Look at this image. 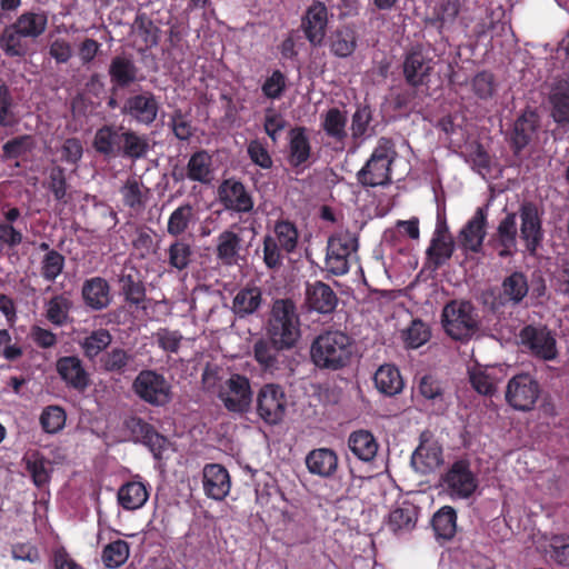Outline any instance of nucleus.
I'll list each match as a JSON object with an SVG mask.
<instances>
[{
    "label": "nucleus",
    "mask_w": 569,
    "mask_h": 569,
    "mask_svg": "<svg viewBox=\"0 0 569 569\" xmlns=\"http://www.w3.org/2000/svg\"><path fill=\"white\" fill-rule=\"evenodd\" d=\"M300 317L291 299L273 301L268 321V332L278 349H291L301 338Z\"/></svg>",
    "instance_id": "f257e3e1"
},
{
    "label": "nucleus",
    "mask_w": 569,
    "mask_h": 569,
    "mask_svg": "<svg viewBox=\"0 0 569 569\" xmlns=\"http://www.w3.org/2000/svg\"><path fill=\"white\" fill-rule=\"evenodd\" d=\"M352 356V341L341 331H327L312 342L311 359L319 368L337 370Z\"/></svg>",
    "instance_id": "f03ea898"
},
{
    "label": "nucleus",
    "mask_w": 569,
    "mask_h": 569,
    "mask_svg": "<svg viewBox=\"0 0 569 569\" xmlns=\"http://www.w3.org/2000/svg\"><path fill=\"white\" fill-rule=\"evenodd\" d=\"M397 157L395 143L380 138L370 158L358 172V181L365 187L387 186L391 182V164Z\"/></svg>",
    "instance_id": "7ed1b4c3"
},
{
    "label": "nucleus",
    "mask_w": 569,
    "mask_h": 569,
    "mask_svg": "<svg viewBox=\"0 0 569 569\" xmlns=\"http://www.w3.org/2000/svg\"><path fill=\"white\" fill-rule=\"evenodd\" d=\"M441 322L452 339L470 338L478 329V313L468 301L452 300L443 307Z\"/></svg>",
    "instance_id": "20e7f679"
},
{
    "label": "nucleus",
    "mask_w": 569,
    "mask_h": 569,
    "mask_svg": "<svg viewBox=\"0 0 569 569\" xmlns=\"http://www.w3.org/2000/svg\"><path fill=\"white\" fill-rule=\"evenodd\" d=\"M358 249V238L349 231H340L329 237L325 268L335 276L346 274Z\"/></svg>",
    "instance_id": "39448f33"
},
{
    "label": "nucleus",
    "mask_w": 569,
    "mask_h": 569,
    "mask_svg": "<svg viewBox=\"0 0 569 569\" xmlns=\"http://www.w3.org/2000/svg\"><path fill=\"white\" fill-rule=\"evenodd\" d=\"M132 389L141 400L151 406H166L172 399L171 383L152 369L140 371L133 380Z\"/></svg>",
    "instance_id": "423d86ee"
},
{
    "label": "nucleus",
    "mask_w": 569,
    "mask_h": 569,
    "mask_svg": "<svg viewBox=\"0 0 569 569\" xmlns=\"http://www.w3.org/2000/svg\"><path fill=\"white\" fill-rule=\"evenodd\" d=\"M440 486L452 500H465L476 492L478 478L468 461L458 460L442 475Z\"/></svg>",
    "instance_id": "0eeeda50"
},
{
    "label": "nucleus",
    "mask_w": 569,
    "mask_h": 569,
    "mask_svg": "<svg viewBox=\"0 0 569 569\" xmlns=\"http://www.w3.org/2000/svg\"><path fill=\"white\" fill-rule=\"evenodd\" d=\"M287 397L279 385L267 383L257 393L256 411L258 417L267 425L280 423L287 411Z\"/></svg>",
    "instance_id": "6e6552de"
},
{
    "label": "nucleus",
    "mask_w": 569,
    "mask_h": 569,
    "mask_svg": "<svg viewBox=\"0 0 569 569\" xmlns=\"http://www.w3.org/2000/svg\"><path fill=\"white\" fill-rule=\"evenodd\" d=\"M540 393L538 382L528 373L511 378L506 389V400L516 410L533 409Z\"/></svg>",
    "instance_id": "1a4fd4ad"
},
{
    "label": "nucleus",
    "mask_w": 569,
    "mask_h": 569,
    "mask_svg": "<svg viewBox=\"0 0 569 569\" xmlns=\"http://www.w3.org/2000/svg\"><path fill=\"white\" fill-rule=\"evenodd\" d=\"M218 397L229 411L247 412L252 401L249 379L244 376L231 375L221 386Z\"/></svg>",
    "instance_id": "9d476101"
},
{
    "label": "nucleus",
    "mask_w": 569,
    "mask_h": 569,
    "mask_svg": "<svg viewBox=\"0 0 569 569\" xmlns=\"http://www.w3.org/2000/svg\"><path fill=\"white\" fill-rule=\"evenodd\" d=\"M520 218V238L526 250L535 254L543 239L542 212L532 202H523L518 211Z\"/></svg>",
    "instance_id": "9b49d317"
},
{
    "label": "nucleus",
    "mask_w": 569,
    "mask_h": 569,
    "mask_svg": "<svg viewBox=\"0 0 569 569\" xmlns=\"http://www.w3.org/2000/svg\"><path fill=\"white\" fill-rule=\"evenodd\" d=\"M433 13L441 27L452 26L459 19L460 23L468 28L479 16L470 0H439Z\"/></svg>",
    "instance_id": "f8f14e48"
},
{
    "label": "nucleus",
    "mask_w": 569,
    "mask_h": 569,
    "mask_svg": "<svg viewBox=\"0 0 569 569\" xmlns=\"http://www.w3.org/2000/svg\"><path fill=\"white\" fill-rule=\"evenodd\" d=\"M218 199L226 210L237 213H249L254 204L244 184L234 178L226 179L220 183Z\"/></svg>",
    "instance_id": "ddd939ff"
},
{
    "label": "nucleus",
    "mask_w": 569,
    "mask_h": 569,
    "mask_svg": "<svg viewBox=\"0 0 569 569\" xmlns=\"http://www.w3.org/2000/svg\"><path fill=\"white\" fill-rule=\"evenodd\" d=\"M487 209L477 208L473 216L467 221L458 233L459 248L465 251L479 252L487 234Z\"/></svg>",
    "instance_id": "4468645a"
},
{
    "label": "nucleus",
    "mask_w": 569,
    "mask_h": 569,
    "mask_svg": "<svg viewBox=\"0 0 569 569\" xmlns=\"http://www.w3.org/2000/svg\"><path fill=\"white\" fill-rule=\"evenodd\" d=\"M443 462L442 448L430 433L423 432L420 437V445L411 456V465L416 471L426 475Z\"/></svg>",
    "instance_id": "2eb2a0df"
},
{
    "label": "nucleus",
    "mask_w": 569,
    "mask_h": 569,
    "mask_svg": "<svg viewBox=\"0 0 569 569\" xmlns=\"http://www.w3.org/2000/svg\"><path fill=\"white\" fill-rule=\"evenodd\" d=\"M520 338L535 356L543 360L557 357L556 339L547 328L527 326L521 330Z\"/></svg>",
    "instance_id": "dca6fc26"
},
{
    "label": "nucleus",
    "mask_w": 569,
    "mask_h": 569,
    "mask_svg": "<svg viewBox=\"0 0 569 569\" xmlns=\"http://www.w3.org/2000/svg\"><path fill=\"white\" fill-rule=\"evenodd\" d=\"M328 24V9L325 3L313 1L302 17L301 28L312 46L322 43Z\"/></svg>",
    "instance_id": "f3484780"
},
{
    "label": "nucleus",
    "mask_w": 569,
    "mask_h": 569,
    "mask_svg": "<svg viewBox=\"0 0 569 569\" xmlns=\"http://www.w3.org/2000/svg\"><path fill=\"white\" fill-rule=\"evenodd\" d=\"M433 59L422 50H413L403 61V73L410 86L418 87L426 82L433 69Z\"/></svg>",
    "instance_id": "a211bd4d"
},
{
    "label": "nucleus",
    "mask_w": 569,
    "mask_h": 569,
    "mask_svg": "<svg viewBox=\"0 0 569 569\" xmlns=\"http://www.w3.org/2000/svg\"><path fill=\"white\" fill-rule=\"evenodd\" d=\"M57 372L68 387L84 390L90 382L82 360L77 356H64L57 360Z\"/></svg>",
    "instance_id": "6ab92c4d"
},
{
    "label": "nucleus",
    "mask_w": 569,
    "mask_h": 569,
    "mask_svg": "<svg viewBox=\"0 0 569 569\" xmlns=\"http://www.w3.org/2000/svg\"><path fill=\"white\" fill-rule=\"evenodd\" d=\"M203 490L214 500H222L230 491L231 482L228 470L219 463L206 465L202 471Z\"/></svg>",
    "instance_id": "aec40b11"
},
{
    "label": "nucleus",
    "mask_w": 569,
    "mask_h": 569,
    "mask_svg": "<svg viewBox=\"0 0 569 569\" xmlns=\"http://www.w3.org/2000/svg\"><path fill=\"white\" fill-rule=\"evenodd\" d=\"M124 111L139 123H152L159 111V101L151 92H142L127 99Z\"/></svg>",
    "instance_id": "412c9836"
},
{
    "label": "nucleus",
    "mask_w": 569,
    "mask_h": 569,
    "mask_svg": "<svg viewBox=\"0 0 569 569\" xmlns=\"http://www.w3.org/2000/svg\"><path fill=\"white\" fill-rule=\"evenodd\" d=\"M338 456L329 448H318L311 450L306 457V466L311 475L329 478L338 468Z\"/></svg>",
    "instance_id": "4be33fe9"
},
{
    "label": "nucleus",
    "mask_w": 569,
    "mask_h": 569,
    "mask_svg": "<svg viewBox=\"0 0 569 569\" xmlns=\"http://www.w3.org/2000/svg\"><path fill=\"white\" fill-rule=\"evenodd\" d=\"M82 298L89 308L102 310L111 302L110 286L104 278L92 277L83 282Z\"/></svg>",
    "instance_id": "5701e85b"
},
{
    "label": "nucleus",
    "mask_w": 569,
    "mask_h": 569,
    "mask_svg": "<svg viewBox=\"0 0 569 569\" xmlns=\"http://www.w3.org/2000/svg\"><path fill=\"white\" fill-rule=\"evenodd\" d=\"M131 32L133 41L139 47V50L150 49L158 44L159 28L147 16V13H137L131 26Z\"/></svg>",
    "instance_id": "b1692460"
},
{
    "label": "nucleus",
    "mask_w": 569,
    "mask_h": 569,
    "mask_svg": "<svg viewBox=\"0 0 569 569\" xmlns=\"http://www.w3.org/2000/svg\"><path fill=\"white\" fill-rule=\"evenodd\" d=\"M123 134L122 127L103 126L94 134L93 147L104 156H120Z\"/></svg>",
    "instance_id": "393cba45"
},
{
    "label": "nucleus",
    "mask_w": 569,
    "mask_h": 569,
    "mask_svg": "<svg viewBox=\"0 0 569 569\" xmlns=\"http://www.w3.org/2000/svg\"><path fill=\"white\" fill-rule=\"evenodd\" d=\"M307 302L319 313H329L337 307V296L327 283L317 281L307 288Z\"/></svg>",
    "instance_id": "a878e982"
},
{
    "label": "nucleus",
    "mask_w": 569,
    "mask_h": 569,
    "mask_svg": "<svg viewBox=\"0 0 569 569\" xmlns=\"http://www.w3.org/2000/svg\"><path fill=\"white\" fill-rule=\"evenodd\" d=\"M501 369L498 367L476 366L469 369V379L473 389L483 396H491L497 391L501 379Z\"/></svg>",
    "instance_id": "bb28decb"
},
{
    "label": "nucleus",
    "mask_w": 569,
    "mask_h": 569,
    "mask_svg": "<svg viewBox=\"0 0 569 569\" xmlns=\"http://www.w3.org/2000/svg\"><path fill=\"white\" fill-rule=\"evenodd\" d=\"M348 447L359 460L369 462L377 456L379 445L370 431L360 429L350 433Z\"/></svg>",
    "instance_id": "cd10ccee"
},
{
    "label": "nucleus",
    "mask_w": 569,
    "mask_h": 569,
    "mask_svg": "<svg viewBox=\"0 0 569 569\" xmlns=\"http://www.w3.org/2000/svg\"><path fill=\"white\" fill-rule=\"evenodd\" d=\"M118 502L126 510L142 508L149 498V490L141 481H129L118 490Z\"/></svg>",
    "instance_id": "c85d7f7f"
},
{
    "label": "nucleus",
    "mask_w": 569,
    "mask_h": 569,
    "mask_svg": "<svg viewBox=\"0 0 569 569\" xmlns=\"http://www.w3.org/2000/svg\"><path fill=\"white\" fill-rule=\"evenodd\" d=\"M241 250V238L234 231L228 229L217 237V258L226 266L238 263Z\"/></svg>",
    "instance_id": "c756f323"
},
{
    "label": "nucleus",
    "mask_w": 569,
    "mask_h": 569,
    "mask_svg": "<svg viewBox=\"0 0 569 569\" xmlns=\"http://www.w3.org/2000/svg\"><path fill=\"white\" fill-rule=\"evenodd\" d=\"M0 49L8 57H24L29 50L28 38L21 33L14 23H11L4 27L0 34Z\"/></svg>",
    "instance_id": "7c9ffc66"
},
{
    "label": "nucleus",
    "mask_w": 569,
    "mask_h": 569,
    "mask_svg": "<svg viewBox=\"0 0 569 569\" xmlns=\"http://www.w3.org/2000/svg\"><path fill=\"white\" fill-rule=\"evenodd\" d=\"M13 23L28 39L36 40L47 30L48 14L42 10L24 11Z\"/></svg>",
    "instance_id": "2f4dec72"
},
{
    "label": "nucleus",
    "mask_w": 569,
    "mask_h": 569,
    "mask_svg": "<svg viewBox=\"0 0 569 569\" xmlns=\"http://www.w3.org/2000/svg\"><path fill=\"white\" fill-rule=\"evenodd\" d=\"M187 178L203 184H209L213 180L212 158L200 150L193 153L187 164Z\"/></svg>",
    "instance_id": "473e14b6"
},
{
    "label": "nucleus",
    "mask_w": 569,
    "mask_h": 569,
    "mask_svg": "<svg viewBox=\"0 0 569 569\" xmlns=\"http://www.w3.org/2000/svg\"><path fill=\"white\" fill-rule=\"evenodd\" d=\"M197 221V212L192 204L182 203L177 207L169 216L167 222V232L178 238L186 233Z\"/></svg>",
    "instance_id": "72a5a7b5"
},
{
    "label": "nucleus",
    "mask_w": 569,
    "mask_h": 569,
    "mask_svg": "<svg viewBox=\"0 0 569 569\" xmlns=\"http://www.w3.org/2000/svg\"><path fill=\"white\" fill-rule=\"evenodd\" d=\"M321 128L326 134L337 142H342L347 133V112L339 108H330L321 113Z\"/></svg>",
    "instance_id": "f704fd0d"
},
{
    "label": "nucleus",
    "mask_w": 569,
    "mask_h": 569,
    "mask_svg": "<svg viewBox=\"0 0 569 569\" xmlns=\"http://www.w3.org/2000/svg\"><path fill=\"white\" fill-rule=\"evenodd\" d=\"M376 388L386 396H396L403 389V380L397 367L382 365L373 377Z\"/></svg>",
    "instance_id": "c9c22d12"
},
{
    "label": "nucleus",
    "mask_w": 569,
    "mask_h": 569,
    "mask_svg": "<svg viewBox=\"0 0 569 569\" xmlns=\"http://www.w3.org/2000/svg\"><path fill=\"white\" fill-rule=\"evenodd\" d=\"M120 193L124 206L134 211H140L146 207L149 189L143 184L140 178L130 177L120 188Z\"/></svg>",
    "instance_id": "e433bc0d"
},
{
    "label": "nucleus",
    "mask_w": 569,
    "mask_h": 569,
    "mask_svg": "<svg viewBox=\"0 0 569 569\" xmlns=\"http://www.w3.org/2000/svg\"><path fill=\"white\" fill-rule=\"evenodd\" d=\"M417 518L418 508L409 501H403L389 513L388 527L395 533L410 531L415 528Z\"/></svg>",
    "instance_id": "4c0bfd02"
},
{
    "label": "nucleus",
    "mask_w": 569,
    "mask_h": 569,
    "mask_svg": "<svg viewBox=\"0 0 569 569\" xmlns=\"http://www.w3.org/2000/svg\"><path fill=\"white\" fill-rule=\"evenodd\" d=\"M262 295L259 288L239 290L232 301V311L239 318L254 313L261 306Z\"/></svg>",
    "instance_id": "58836bf2"
},
{
    "label": "nucleus",
    "mask_w": 569,
    "mask_h": 569,
    "mask_svg": "<svg viewBox=\"0 0 569 569\" xmlns=\"http://www.w3.org/2000/svg\"><path fill=\"white\" fill-rule=\"evenodd\" d=\"M310 142L306 129L297 127L289 132V162L298 167L305 163L310 157Z\"/></svg>",
    "instance_id": "ea45409f"
},
{
    "label": "nucleus",
    "mask_w": 569,
    "mask_h": 569,
    "mask_svg": "<svg viewBox=\"0 0 569 569\" xmlns=\"http://www.w3.org/2000/svg\"><path fill=\"white\" fill-rule=\"evenodd\" d=\"M538 128V116L527 111L515 122L512 142L517 151L525 148L533 138Z\"/></svg>",
    "instance_id": "a19ab883"
},
{
    "label": "nucleus",
    "mask_w": 569,
    "mask_h": 569,
    "mask_svg": "<svg viewBox=\"0 0 569 569\" xmlns=\"http://www.w3.org/2000/svg\"><path fill=\"white\" fill-rule=\"evenodd\" d=\"M26 469L32 478L33 483L41 488L50 480L52 465L40 452L33 451L23 457Z\"/></svg>",
    "instance_id": "79ce46f5"
},
{
    "label": "nucleus",
    "mask_w": 569,
    "mask_h": 569,
    "mask_svg": "<svg viewBox=\"0 0 569 569\" xmlns=\"http://www.w3.org/2000/svg\"><path fill=\"white\" fill-rule=\"evenodd\" d=\"M528 290L526 276L521 272H513L502 282L501 302L517 305L527 296Z\"/></svg>",
    "instance_id": "37998d69"
},
{
    "label": "nucleus",
    "mask_w": 569,
    "mask_h": 569,
    "mask_svg": "<svg viewBox=\"0 0 569 569\" xmlns=\"http://www.w3.org/2000/svg\"><path fill=\"white\" fill-rule=\"evenodd\" d=\"M550 102L555 121L561 124L569 123V77L552 89Z\"/></svg>",
    "instance_id": "c03bdc74"
},
{
    "label": "nucleus",
    "mask_w": 569,
    "mask_h": 569,
    "mask_svg": "<svg viewBox=\"0 0 569 569\" xmlns=\"http://www.w3.org/2000/svg\"><path fill=\"white\" fill-rule=\"evenodd\" d=\"M497 241L502 247L500 257L511 256L517 244V219L516 213H508L498 224Z\"/></svg>",
    "instance_id": "a18cd8bd"
},
{
    "label": "nucleus",
    "mask_w": 569,
    "mask_h": 569,
    "mask_svg": "<svg viewBox=\"0 0 569 569\" xmlns=\"http://www.w3.org/2000/svg\"><path fill=\"white\" fill-rule=\"evenodd\" d=\"M331 52L339 58L351 56L357 48L356 31L350 27H341L333 31L329 39Z\"/></svg>",
    "instance_id": "49530a36"
},
{
    "label": "nucleus",
    "mask_w": 569,
    "mask_h": 569,
    "mask_svg": "<svg viewBox=\"0 0 569 569\" xmlns=\"http://www.w3.org/2000/svg\"><path fill=\"white\" fill-rule=\"evenodd\" d=\"M112 341V336L107 329H97L78 340L83 356L89 360L98 357Z\"/></svg>",
    "instance_id": "de8ad7c7"
},
{
    "label": "nucleus",
    "mask_w": 569,
    "mask_h": 569,
    "mask_svg": "<svg viewBox=\"0 0 569 569\" xmlns=\"http://www.w3.org/2000/svg\"><path fill=\"white\" fill-rule=\"evenodd\" d=\"M149 149L150 146L146 136L138 134L131 130H124L120 156L134 161L144 158L148 154Z\"/></svg>",
    "instance_id": "09e8293b"
},
{
    "label": "nucleus",
    "mask_w": 569,
    "mask_h": 569,
    "mask_svg": "<svg viewBox=\"0 0 569 569\" xmlns=\"http://www.w3.org/2000/svg\"><path fill=\"white\" fill-rule=\"evenodd\" d=\"M192 254V248L187 241L182 239H176L166 250V261L170 268L177 271H182L190 264Z\"/></svg>",
    "instance_id": "8fccbe9b"
},
{
    "label": "nucleus",
    "mask_w": 569,
    "mask_h": 569,
    "mask_svg": "<svg viewBox=\"0 0 569 569\" xmlns=\"http://www.w3.org/2000/svg\"><path fill=\"white\" fill-rule=\"evenodd\" d=\"M110 77L118 86L126 87L137 80L138 69L134 63L124 57H116L110 64Z\"/></svg>",
    "instance_id": "3c124183"
},
{
    "label": "nucleus",
    "mask_w": 569,
    "mask_h": 569,
    "mask_svg": "<svg viewBox=\"0 0 569 569\" xmlns=\"http://www.w3.org/2000/svg\"><path fill=\"white\" fill-rule=\"evenodd\" d=\"M277 242L286 253H291L298 244V230L292 222L281 220L276 222L272 234H267Z\"/></svg>",
    "instance_id": "603ef678"
},
{
    "label": "nucleus",
    "mask_w": 569,
    "mask_h": 569,
    "mask_svg": "<svg viewBox=\"0 0 569 569\" xmlns=\"http://www.w3.org/2000/svg\"><path fill=\"white\" fill-rule=\"evenodd\" d=\"M457 513L452 507L445 506L432 518V527L437 537L450 539L456 532Z\"/></svg>",
    "instance_id": "864d4df0"
},
{
    "label": "nucleus",
    "mask_w": 569,
    "mask_h": 569,
    "mask_svg": "<svg viewBox=\"0 0 569 569\" xmlns=\"http://www.w3.org/2000/svg\"><path fill=\"white\" fill-rule=\"evenodd\" d=\"M455 242L452 239L432 238L427 249V257L435 269L446 263L452 256Z\"/></svg>",
    "instance_id": "5fc2aeb1"
},
{
    "label": "nucleus",
    "mask_w": 569,
    "mask_h": 569,
    "mask_svg": "<svg viewBox=\"0 0 569 569\" xmlns=\"http://www.w3.org/2000/svg\"><path fill=\"white\" fill-rule=\"evenodd\" d=\"M129 555L128 542L118 539L103 548L101 559L106 567L113 569L121 567L128 560Z\"/></svg>",
    "instance_id": "6e6d98bb"
},
{
    "label": "nucleus",
    "mask_w": 569,
    "mask_h": 569,
    "mask_svg": "<svg viewBox=\"0 0 569 569\" xmlns=\"http://www.w3.org/2000/svg\"><path fill=\"white\" fill-rule=\"evenodd\" d=\"M66 264V258L57 250L44 253L40 261V274L48 282H54L62 273Z\"/></svg>",
    "instance_id": "4d7b16f0"
},
{
    "label": "nucleus",
    "mask_w": 569,
    "mask_h": 569,
    "mask_svg": "<svg viewBox=\"0 0 569 569\" xmlns=\"http://www.w3.org/2000/svg\"><path fill=\"white\" fill-rule=\"evenodd\" d=\"M132 360V355L124 349L112 348L110 351L102 355L100 363L106 371L123 373Z\"/></svg>",
    "instance_id": "13d9d810"
},
{
    "label": "nucleus",
    "mask_w": 569,
    "mask_h": 569,
    "mask_svg": "<svg viewBox=\"0 0 569 569\" xmlns=\"http://www.w3.org/2000/svg\"><path fill=\"white\" fill-rule=\"evenodd\" d=\"M153 341L164 353H178L184 337L178 330H171L169 328L158 329L153 336Z\"/></svg>",
    "instance_id": "bf43d9fd"
},
{
    "label": "nucleus",
    "mask_w": 569,
    "mask_h": 569,
    "mask_svg": "<svg viewBox=\"0 0 569 569\" xmlns=\"http://www.w3.org/2000/svg\"><path fill=\"white\" fill-rule=\"evenodd\" d=\"M70 307L71 302L67 297L62 295L56 296L46 306V317L51 323L62 326L68 319Z\"/></svg>",
    "instance_id": "052dcab7"
},
{
    "label": "nucleus",
    "mask_w": 569,
    "mask_h": 569,
    "mask_svg": "<svg viewBox=\"0 0 569 569\" xmlns=\"http://www.w3.org/2000/svg\"><path fill=\"white\" fill-rule=\"evenodd\" d=\"M66 412L59 406H49L40 416V425L47 433H57L66 425Z\"/></svg>",
    "instance_id": "680f3d73"
},
{
    "label": "nucleus",
    "mask_w": 569,
    "mask_h": 569,
    "mask_svg": "<svg viewBox=\"0 0 569 569\" xmlns=\"http://www.w3.org/2000/svg\"><path fill=\"white\" fill-rule=\"evenodd\" d=\"M546 555L560 566H569V537L563 535L552 536L549 540V549Z\"/></svg>",
    "instance_id": "e2e57ef3"
},
{
    "label": "nucleus",
    "mask_w": 569,
    "mask_h": 569,
    "mask_svg": "<svg viewBox=\"0 0 569 569\" xmlns=\"http://www.w3.org/2000/svg\"><path fill=\"white\" fill-rule=\"evenodd\" d=\"M277 350L279 349L272 342L262 339L254 343V358L262 369L273 370L277 367Z\"/></svg>",
    "instance_id": "0e129e2a"
},
{
    "label": "nucleus",
    "mask_w": 569,
    "mask_h": 569,
    "mask_svg": "<svg viewBox=\"0 0 569 569\" xmlns=\"http://www.w3.org/2000/svg\"><path fill=\"white\" fill-rule=\"evenodd\" d=\"M430 339V330L426 323L420 320H413L403 331V340L407 347L416 349Z\"/></svg>",
    "instance_id": "69168bd1"
},
{
    "label": "nucleus",
    "mask_w": 569,
    "mask_h": 569,
    "mask_svg": "<svg viewBox=\"0 0 569 569\" xmlns=\"http://www.w3.org/2000/svg\"><path fill=\"white\" fill-rule=\"evenodd\" d=\"M119 282L127 301L136 306L144 301V288L142 283L136 280L131 274H122Z\"/></svg>",
    "instance_id": "338daca9"
},
{
    "label": "nucleus",
    "mask_w": 569,
    "mask_h": 569,
    "mask_svg": "<svg viewBox=\"0 0 569 569\" xmlns=\"http://www.w3.org/2000/svg\"><path fill=\"white\" fill-rule=\"evenodd\" d=\"M466 161L472 166V169L485 177L489 172L490 157L487 151L478 143L470 144L466 153Z\"/></svg>",
    "instance_id": "774afa93"
}]
</instances>
